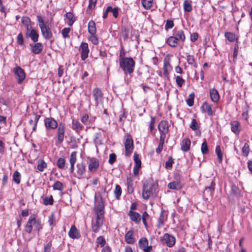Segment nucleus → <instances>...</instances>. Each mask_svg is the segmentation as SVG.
I'll return each instance as SVG.
<instances>
[{
  "instance_id": "nucleus-42",
  "label": "nucleus",
  "mask_w": 252,
  "mask_h": 252,
  "mask_svg": "<svg viewBox=\"0 0 252 252\" xmlns=\"http://www.w3.org/2000/svg\"><path fill=\"white\" fill-rule=\"evenodd\" d=\"M81 121L85 125H88L93 122V120L89 118L88 114H85L81 117Z\"/></svg>"
},
{
  "instance_id": "nucleus-20",
  "label": "nucleus",
  "mask_w": 252,
  "mask_h": 252,
  "mask_svg": "<svg viewBox=\"0 0 252 252\" xmlns=\"http://www.w3.org/2000/svg\"><path fill=\"white\" fill-rule=\"evenodd\" d=\"M26 37L31 38L32 41L36 42L38 40L39 34L36 30L30 29L29 31H27Z\"/></svg>"
},
{
  "instance_id": "nucleus-24",
  "label": "nucleus",
  "mask_w": 252,
  "mask_h": 252,
  "mask_svg": "<svg viewBox=\"0 0 252 252\" xmlns=\"http://www.w3.org/2000/svg\"><path fill=\"white\" fill-rule=\"evenodd\" d=\"M36 223V219L35 217L31 216L26 225L25 231L28 233H31L32 229V225Z\"/></svg>"
},
{
  "instance_id": "nucleus-51",
  "label": "nucleus",
  "mask_w": 252,
  "mask_h": 252,
  "mask_svg": "<svg viewBox=\"0 0 252 252\" xmlns=\"http://www.w3.org/2000/svg\"><path fill=\"white\" fill-rule=\"evenodd\" d=\"M143 6L146 9L151 8L153 5V0H142Z\"/></svg>"
},
{
  "instance_id": "nucleus-54",
  "label": "nucleus",
  "mask_w": 252,
  "mask_h": 252,
  "mask_svg": "<svg viewBox=\"0 0 252 252\" xmlns=\"http://www.w3.org/2000/svg\"><path fill=\"white\" fill-rule=\"evenodd\" d=\"M189 127L193 130H196L199 128V125L195 119H192L191 120V122L189 126Z\"/></svg>"
},
{
  "instance_id": "nucleus-9",
  "label": "nucleus",
  "mask_w": 252,
  "mask_h": 252,
  "mask_svg": "<svg viewBox=\"0 0 252 252\" xmlns=\"http://www.w3.org/2000/svg\"><path fill=\"white\" fill-rule=\"evenodd\" d=\"M169 125L166 121H161L158 125V129L160 132V137L166 138V135L169 131Z\"/></svg>"
},
{
  "instance_id": "nucleus-39",
  "label": "nucleus",
  "mask_w": 252,
  "mask_h": 252,
  "mask_svg": "<svg viewBox=\"0 0 252 252\" xmlns=\"http://www.w3.org/2000/svg\"><path fill=\"white\" fill-rule=\"evenodd\" d=\"M183 6L185 12H190L192 9L191 1L189 0H184Z\"/></svg>"
},
{
  "instance_id": "nucleus-47",
  "label": "nucleus",
  "mask_w": 252,
  "mask_h": 252,
  "mask_svg": "<svg viewBox=\"0 0 252 252\" xmlns=\"http://www.w3.org/2000/svg\"><path fill=\"white\" fill-rule=\"evenodd\" d=\"M65 17L68 20L67 22L68 25L71 26L75 22V19H73L74 16L73 14L71 12H67L65 14Z\"/></svg>"
},
{
  "instance_id": "nucleus-2",
  "label": "nucleus",
  "mask_w": 252,
  "mask_h": 252,
  "mask_svg": "<svg viewBox=\"0 0 252 252\" xmlns=\"http://www.w3.org/2000/svg\"><path fill=\"white\" fill-rule=\"evenodd\" d=\"M158 192L157 186L151 183H145L143 186L142 197L145 200L151 196H156Z\"/></svg>"
},
{
  "instance_id": "nucleus-26",
  "label": "nucleus",
  "mask_w": 252,
  "mask_h": 252,
  "mask_svg": "<svg viewBox=\"0 0 252 252\" xmlns=\"http://www.w3.org/2000/svg\"><path fill=\"white\" fill-rule=\"evenodd\" d=\"M77 152L75 151L72 152L70 156L69 162L70 164V172L73 173L74 170V165L76 162L77 158Z\"/></svg>"
},
{
  "instance_id": "nucleus-33",
  "label": "nucleus",
  "mask_w": 252,
  "mask_h": 252,
  "mask_svg": "<svg viewBox=\"0 0 252 252\" xmlns=\"http://www.w3.org/2000/svg\"><path fill=\"white\" fill-rule=\"evenodd\" d=\"M88 32L90 34H95L96 32L95 23L93 20H91L88 23Z\"/></svg>"
},
{
  "instance_id": "nucleus-37",
  "label": "nucleus",
  "mask_w": 252,
  "mask_h": 252,
  "mask_svg": "<svg viewBox=\"0 0 252 252\" xmlns=\"http://www.w3.org/2000/svg\"><path fill=\"white\" fill-rule=\"evenodd\" d=\"M57 166L60 169H65V159L64 158H60L57 161Z\"/></svg>"
},
{
  "instance_id": "nucleus-32",
  "label": "nucleus",
  "mask_w": 252,
  "mask_h": 252,
  "mask_svg": "<svg viewBox=\"0 0 252 252\" xmlns=\"http://www.w3.org/2000/svg\"><path fill=\"white\" fill-rule=\"evenodd\" d=\"M178 41L174 36H171L166 40V43L172 47H176L178 44Z\"/></svg>"
},
{
  "instance_id": "nucleus-60",
  "label": "nucleus",
  "mask_w": 252,
  "mask_h": 252,
  "mask_svg": "<svg viewBox=\"0 0 252 252\" xmlns=\"http://www.w3.org/2000/svg\"><path fill=\"white\" fill-rule=\"evenodd\" d=\"M174 22L172 20L168 19L165 25V30L168 31L169 29H172L174 27Z\"/></svg>"
},
{
  "instance_id": "nucleus-61",
  "label": "nucleus",
  "mask_w": 252,
  "mask_h": 252,
  "mask_svg": "<svg viewBox=\"0 0 252 252\" xmlns=\"http://www.w3.org/2000/svg\"><path fill=\"white\" fill-rule=\"evenodd\" d=\"M174 163V160L171 157L168 158L167 161L165 162V167L166 169H171L172 167L173 164Z\"/></svg>"
},
{
  "instance_id": "nucleus-58",
  "label": "nucleus",
  "mask_w": 252,
  "mask_h": 252,
  "mask_svg": "<svg viewBox=\"0 0 252 252\" xmlns=\"http://www.w3.org/2000/svg\"><path fill=\"white\" fill-rule=\"evenodd\" d=\"M48 223L50 226H55L56 224V220L55 217V215L53 213H52L50 216L48 217Z\"/></svg>"
},
{
  "instance_id": "nucleus-59",
  "label": "nucleus",
  "mask_w": 252,
  "mask_h": 252,
  "mask_svg": "<svg viewBox=\"0 0 252 252\" xmlns=\"http://www.w3.org/2000/svg\"><path fill=\"white\" fill-rule=\"evenodd\" d=\"M194 98V94L193 93H192L189 95V98L187 99L186 102L189 106L191 107L193 105Z\"/></svg>"
},
{
  "instance_id": "nucleus-34",
  "label": "nucleus",
  "mask_w": 252,
  "mask_h": 252,
  "mask_svg": "<svg viewBox=\"0 0 252 252\" xmlns=\"http://www.w3.org/2000/svg\"><path fill=\"white\" fill-rule=\"evenodd\" d=\"M250 110V107L247 102L245 103L244 106L243 107V112L242 113V118L246 121H248L249 120V111Z\"/></svg>"
},
{
  "instance_id": "nucleus-64",
  "label": "nucleus",
  "mask_w": 252,
  "mask_h": 252,
  "mask_svg": "<svg viewBox=\"0 0 252 252\" xmlns=\"http://www.w3.org/2000/svg\"><path fill=\"white\" fill-rule=\"evenodd\" d=\"M96 242L97 246L98 245H100L101 247H103L105 244L106 241L104 237L102 236H99L96 239Z\"/></svg>"
},
{
  "instance_id": "nucleus-63",
  "label": "nucleus",
  "mask_w": 252,
  "mask_h": 252,
  "mask_svg": "<svg viewBox=\"0 0 252 252\" xmlns=\"http://www.w3.org/2000/svg\"><path fill=\"white\" fill-rule=\"evenodd\" d=\"M89 39L94 45H97L98 44V39L96 36V34H90Z\"/></svg>"
},
{
  "instance_id": "nucleus-6",
  "label": "nucleus",
  "mask_w": 252,
  "mask_h": 252,
  "mask_svg": "<svg viewBox=\"0 0 252 252\" xmlns=\"http://www.w3.org/2000/svg\"><path fill=\"white\" fill-rule=\"evenodd\" d=\"M86 172V164L83 162H79L76 165L75 172L74 173V176L78 179L84 178V175Z\"/></svg>"
},
{
  "instance_id": "nucleus-44",
  "label": "nucleus",
  "mask_w": 252,
  "mask_h": 252,
  "mask_svg": "<svg viewBox=\"0 0 252 252\" xmlns=\"http://www.w3.org/2000/svg\"><path fill=\"white\" fill-rule=\"evenodd\" d=\"M122 190L121 187L119 185H116V186L115 187V189L114 190V193L115 198L117 199H119L120 198V197H121V195L122 194Z\"/></svg>"
},
{
  "instance_id": "nucleus-1",
  "label": "nucleus",
  "mask_w": 252,
  "mask_h": 252,
  "mask_svg": "<svg viewBox=\"0 0 252 252\" xmlns=\"http://www.w3.org/2000/svg\"><path fill=\"white\" fill-rule=\"evenodd\" d=\"M119 63L120 68L122 69L125 75L131 74L134 72L135 62L132 58H126L120 61Z\"/></svg>"
},
{
  "instance_id": "nucleus-5",
  "label": "nucleus",
  "mask_w": 252,
  "mask_h": 252,
  "mask_svg": "<svg viewBox=\"0 0 252 252\" xmlns=\"http://www.w3.org/2000/svg\"><path fill=\"white\" fill-rule=\"evenodd\" d=\"M65 125L64 124L60 123L57 128V141L56 144H61L64 141L65 133Z\"/></svg>"
},
{
  "instance_id": "nucleus-7",
  "label": "nucleus",
  "mask_w": 252,
  "mask_h": 252,
  "mask_svg": "<svg viewBox=\"0 0 252 252\" xmlns=\"http://www.w3.org/2000/svg\"><path fill=\"white\" fill-rule=\"evenodd\" d=\"M104 217L95 216V218L92 220V228L93 232L97 233L102 226Z\"/></svg>"
},
{
  "instance_id": "nucleus-45",
  "label": "nucleus",
  "mask_w": 252,
  "mask_h": 252,
  "mask_svg": "<svg viewBox=\"0 0 252 252\" xmlns=\"http://www.w3.org/2000/svg\"><path fill=\"white\" fill-rule=\"evenodd\" d=\"M175 82L177 86L182 88L185 84V80L181 76H177L175 77Z\"/></svg>"
},
{
  "instance_id": "nucleus-52",
  "label": "nucleus",
  "mask_w": 252,
  "mask_h": 252,
  "mask_svg": "<svg viewBox=\"0 0 252 252\" xmlns=\"http://www.w3.org/2000/svg\"><path fill=\"white\" fill-rule=\"evenodd\" d=\"M129 29L126 27L122 28V35L125 40H126L129 37Z\"/></svg>"
},
{
  "instance_id": "nucleus-62",
  "label": "nucleus",
  "mask_w": 252,
  "mask_h": 252,
  "mask_svg": "<svg viewBox=\"0 0 252 252\" xmlns=\"http://www.w3.org/2000/svg\"><path fill=\"white\" fill-rule=\"evenodd\" d=\"M224 36L230 42L234 41L235 39V34L232 32H226Z\"/></svg>"
},
{
  "instance_id": "nucleus-41",
  "label": "nucleus",
  "mask_w": 252,
  "mask_h": 252,
  "mask_svg": "<svg viewBox=\"0 0 252 252\" xmlns=\"http://www.w3.org/2000/svg\"><path fill=\"white\" fill-rule=\"evenodd\" d=\"M166 220V218L163 215V211H162L158 219V223L157 225L158 227L160 228L161 226H162L164 225Z\"/></svg>"
},
{
  "instance_id": "nucleus-29",
  "label": "nucleus",
  "mask_w": 252,
  "mask_h": 252,
  "mask_svg": "<svg viewBox=\"0 0 252 252\" xmlns=\"http://www.w3.org/2000/svg\"><path fill=\"white\" fill-rule=\"evenodd\" d=\"M191 142L189 139L185 138L181 143V150L184 152H188L190 149Z\"/></svg>"
},
{
  "instance_id": "nucleus-40",
  "label": "nucleus",
  "mask_w": 252,
  "mask_h": 252,
  "mask_svg": "<svg viewBox=\"0 0 252 252\" xmlns=\"http://www.w3.org/2000/svg\"><path fill=\"white\" fill-rule=\"evenodd\" d=\"M215 152L217 155V158L219 163H221L222 161L223 154L221 151L220 145H217L216 147Z\"/></svg>"
},
{
  "instance_id": "nucleus-22",
  "label": "nucleus",
  "mask_w": 252,
  "mask_h": 252,
  "mask_svg": "<svg viewBox=\"0 0 252 252\" xmlns=\"http://www.w3.org/2000/svg\"><path fill=\"white\" fill-rule=\"evenodd\" d=\"M128 215L129 216L130 219L131 221L134 222L136 223H139L141 220V215L139 213L129 211Z\"/></svg>"
},
{
  "instance_id": "nucleus-28",
  "label": "nucleus",
  "mask_w": 252,
  "mask_h": 252,
  "mask_svg": "<svg viewBox=\"0 0 252 252\" xmlns=\"http://www.w3.org/2000/svg\"><path fill=\"white\" fill-rule=\"evenodd\" d=\"M231 131L235 134H238L240 130V123L238 121H233L230 122Z\"/></svg>"
},
{
  "instance_id": "nucleus-19",
  "label": "nucleus",
  "mask_w": 252,
  "mask_h": 252,
  "mask_svg": "<svg viewBox=\"0 0 252 252\" xmlns=\"http://www.w3.org/2000/svg\"><path fill=\"white\" fill-rule=\"evenodd\" d=\"M173 36L179 41L184 42L186 39V36L184 31L182 30H178L175 29L173 31Z\"/></svg>"
},
{
  "instance_id": "nucleus-25",
  "label": "nucleus",
  "mask_w": 252,
  "mask_h": 252,
  "mask_svg": "<svg viewBox=\"0 0 252 252\" xmlns=\"http://www.w3.org/2000/svg\"><path fill=\"white\" fill-rule=\"evenodd\" d=\"M172 69V66L168 60L165 58L164 59V64L163 67V73L164 76L168 77L169 74V71Z\"/></svg>"
},
{
  "instance_id": "nucleus-57",
  "label": "nucleus",
  "mask_w": 252,
  "mask_h": 252,
  "mask_svg": "<svg viewBox=\"0 0 252 252\" xmlns=\"http://www.w3.org/2000/svg\"><path fill=\"white\" fill-rule=\"evenodd\" d=\"M149 217L150 216L149 215L147 212L145 211L143 213L142 220L144 226L146 228L148 227V223L147 222V220L149 218Z\"/></svg>"
},
{
  "instance_id": "nucleus-14",
  "label": "nucleus",
  "mask_w": 252,
  "mask_h": 252,
  "mask_svg": "<svg viewBox=\"0 0 252 252\" xmlns=\"http://www.w3.org/2000/svg\"><path fill=\"white\" fill-rule=\"evenodd\" d=\"M148 240L145 237L140 238L138 241L139 247L144 252H150L152 251V247L148 246Z\"/></svg>"
},
{
  "instance_id": "nucleus-48",
  "label": "nucleus",
  "mask_w": 252,
  "mask_h": 252,
  "mask_svg": "<svg viewBox=\"0 0 252 252\" xmlns=\"http://www.w3.org/2000/svg\"><path fill=\"white\" fill-rule=\"evenodd\" d=\"M53 189L54 190L62 191L63 190V184L61 182L57 181L53 185Z\"/></svg>"
},
{
  "instance_id": "nucleus-56",
  "label": "nucleus",
  "mask_w": 252,
  "mask_h": 252,
  "mask_svg": "<svg viewBox=\"0 0 252 252\" xmlns=\"http://www.w3.org/2000/svg\"><path fill=\"white\" fill-rule=\"evenodd\" d=\"M201 150L202 153L203 155L207 154L209 152L208 145L206 140H204V142L202 144Z\"/></svg>"
},
{
  "instance_id": "nucleus-10",
  "label": "nucleus",
  "mask_w": 252,
  "mask_h": 252,
  "mask_svg": "<svg viewBox=\"0 0 252 252\" xmlns=\"http://www.w3.org/2000/svg\"><path fill=\"white\" fill-rule=\"evenodd\" d=\"M44 123L45 128L47 130L55 129L59 126L57 121L51 117L45 118Z\"/></svg>"
},
{
  "instance_id": "nucleus-3",
  "label": "nucleus",
  "mask_w": 252,
  "mask_h": 252,
  "mask_svg": "<svg viewBox=\"0 0 252 252\" xmlns=\"http://www.w3.org/2000/svg\"><path fill=\"white\" fill-rule=\"evenodd\" d=\"M37 21L43 37L46 39L51 38L53 36L52 31L40 16H37Z\"/></svg>"
},
{
  "instance_id": "nucleus-36",
  "label": "nucleus",
  "mask_w": 252,
  "mask_h": 252,
  "mask_svg": "<svg viewBox=\"0 0 252 252\" xmlns=\"http://www.w3.org/2000/svg\"><path fill=\"white\" fill-rule=\"evenodd\" d=\"M21 22L26 27L27 31H29L31 28L30 18L27 16H23L21 18Z\"/></svg>"
},
{
  "instance_id": "nucleus-38",
  "label": "nucleus",
  "mask_w": 252,
  "mask_h": 252,
  "mask_svg": "<svg viewBox=\"0 0 252 252\" xmlns=\"http://www.w3.org/2000/svg\"><path fill=\"white\" fill-rule=\"evenodd\" d=\"M126 186L128 193H131L133 191V180L130 177H127L126 179Z\"/></svg>"
},
{
  "instance_id": "nucleus-43",
  "label": "nucleus",
  "mask_w": 252,
  "mask_h": 252,
  "mask_svg": "<svg viewBox=\"0 0 252 252\" xmlns=\"http://www.w3.org/2000/svg\"><path fill=\"white\" fill-rule=\"evenodd\" d=\"M107 12H112L113 16L116 18L119 15V8L118 7L112 8V6H109L107 7Z\"/></svg>"
},
{
  "instance_id": "nucleus-12",
  "label": "nucleus",
  "mask_w": 252,
  "mask_h": 252,
  "mask_svg": "<svg viewBox=\"0 0 252 252\" xmlns=\"http://www.w3.org/2000/svg\"><path fill=\"white\" fill-rule=\"evenodd\" d=\"M125 148L126 156H130L133 149V141L132 137L130 135L126 136L125 142Z\"/></svg>"
},
{
  "instance_id": "nucleus-18",
  "label": "nucleus",
  "mask_w": 252,
  "mask_h": 252,
  "mask_svg": "<svg viewBox=\"0 0 252 252\" xmlns=\"http://www.w3.org/2000/svg\"><path fill=\"white\" fill-rule=\"evenodd\" d=\"M201 108L203 112L207 113L209 116L215 115V111L212 109V105L206 101L203 103Z\"/></svg>"
},
{
  "instance_id": "nucleus-35",
  "label": "nucleus",
  "mask_w": 252,
  "mask_h": 252,
  "mask_svg": "<svg viewBox=\"0 0 252 252\" xmlns=\"http://www.w3.org/2000/svg\"><path fill=\"white\" fill-rule=\"evenodd\" d=\"M186 60L189 64L191 65L194 68H196L197 67V64L193 55H188L187 56Z\"/></svg>"
},
{
  "instance_id": "nucleus-55",
  "label": "nucleus",
  "mask_w": 252,
  "mask_h": 252,
  "mask_svg": "<svg viewBox=\"0 0 252 252\" xmlns=\"http://www.w3.org/2000/svg\"><path fill=\"white\" fill-rule=\"evenodd\" d=\"M47 167V163L44 160H41L37 164V169L40 171H43Z\"/></svg>"
},
{
  "instance_id": "nucleus-16",
  "label": "nucleus",
  "mask_w": 252,
  "mask_h": 252,
  "mask_svg": "<svg viewBox=\"0 0 252 252\" xmlns=\"http://www.w3.org/2000/svg\"><path fill=\"white\" fill-rule=\"evenodd\" d=\"M71 128L74 130L77 134L80 133L83 130L84 127L79 122L78 119H72L71 123Z\"/></svg>"
},
{
  "instance_id": "nucleus-46",
  "label": "nucleus",
  "mask_w": 252,
  "mask_h": 252,
  "mask_svg": "<svg viewBox=\"0 0 252 252\" xmlns=\"http://www.w3.org/2000/svg\"><path fill=\"white\" fill-rule=\"evenodd\" d=\"M165 138L159 137V142L158 148L156 149V153L157 154H160L163 149V146L164 143Z\"/></svg>"
},
{
  "instance_id": "nucleus-8",
  "label": "nucleus",
  "mask_w": 252,
  "mask_h": 252,
  "mask_svg": "<svg viewBox=\"0 0 252 252\" xmlns=\"http://www.w3.org/2000/svg\"><path fill=\"white\" fill-rule=\"evenodd\" d=\"M13 72L17 79L18 83L19 84H22L26 78L24 70L20 66H17L13 69Z\"/></svg>"
},
{
  "instance_id": "nucleus-17",
  "label": "nucleus",
  "mask_w": 252,
  "mask_h": 252,
  "mask_svg": "<svg viewBox=\"0 0 252 252\" xmlns=\"http://www.w3.org/2000/svg\"><path fill=\"white\" fill-rule=\"evenodd\" d=\"M99 165V160L96 158H92L89 161V170L92 172H95L98 169Z\"/></svg>"
},
{
  "instance_id": "nucleus-21",
  "label": "nucleus",
  "mask_w": 252,
  "mask_h": 252,
  "mask_svg": "<svg viewBox=\"0 0 252 252\" xmlns=\"http://www.w3.org/2000/svg\"><path fill=\"white\" fill-rule=\"evenodd\" d=\"M31 51L35 54H40L43 50V45L41 43L36 42L35 44H30Z\"/></svg>"
},
{
  "instance_id": "nucleus-49",
  "label": "nucleus",
  "mask_w": 252,
  "mask_h": 252,
  "mask_svg": "<svg viewBox=\"0 0 252 252\" xmlns=\"http://www.w3.org/2000/svg\"><path fill=\"white\" fill-rule=\"evenodd\" d=\"M21 174L18 171H16L14 172L13 175V180L15 183L17 184H19L21 182Z\"/></svg>"
},
{
  "instance_id": "nucleus-27",
  "label": "nucleus",
  "mask_w": 252,
  "mask_h": 252,
  "mask_svg": "<svg viewBox=\"0 0 252 252\" xmlns=\"http://www.w3.org/2000/svg\"><path fill=\"white\" fill-rule=\"evenodd\" d=\"M210 95L212 101L215 103L217 102L220 99V95L218 91L213 88L210 89Z\"/></svg>"
},
{
  "instance_id": "nucleus-4",
  "label": "nucleus",
  "mask_w": 252,
  "mask_h": 252,
  "mask_svg": "<svg viewBox=\"0 0 252 252\" xmlns=\"http://www.w3.org/2000/svg\"><path fill=\"white\" fill-rule=\"evenodd\" d=\"M93 211L95 216L104 217V206L101 198L95 200Z\"/></svg>"
},
{
  "instance_id": "nucleus-15",
  "label": "nucleus",
  "mask_w": 252,
  "mask_h": 252,
  "mask_svg": "<svg viewBox=\"0 0 252 252\" xmlns=\"http://www.w3.org/2000/svg\"><path fill=\"white\" fill-rule=\"evenodd\" d=\"M81 52V58L82 61H85L88 57L89 53V49L88 43L82 42L80 46Z\"/></svg>"
},
{
  "instance_id": "nucleus-50",
  "label": "nucleus",
  "mask_w": 252,
  "mask_h": 252,
  "mask_svg": "<svg viewBox=\"0 0 252 252\" xmlns=\"http://www.w3.org/2000/svg\"><path fill=\"white\" fill-rule=\"evenodd\" d=\"M54 199L52 195L46 196L43 198V204L45 205H53Z\"/></svg>"
},
{
  "instance_id": "nucleus-31",
  "label": "nucleus",
  "mask_w": 252,
  "mask_h": 252,
  "mask_svg": "<svg viewBox=\"0 0 252 252\" xmlns=\"http://www.w3.org/2000/svg\"><path fill=\"white\" fill-rule=\"evenodd\" d=\"M182 184L178 181L172 182L168 185V187L172 189L179 190L182 188Z\"/></svg>"
},
{
  "instance_id": "nucleus-53",
  "label": "nucleus",
  "mask_w": 252,
  "mask_h": 252,
  "mask_svg": "<svg viewBox=\"0 0 252 252\" xmlns=\"http://www.w3.org/2000/svg\"><path fill=\"white\" fill-rule=\"evenodd\" d=\"M96 2L97 0H89V4L87 9V13H91V10L95 7Z\"/></svg>"
},
{
  "instance_id": "nucleus-13",
  "label": "nucleus",
  "mask_w": 252,
  "mask_h": 252,
  "mask_svg": "<svg viewBox=\"0 0 252 252\" xmlns=\"http://www.w3.org/2000/svg\"><path fill=\"white\" fill-rule=\"evenodd\" d=\"M92 94L94 100L95 105L97 106L102 101L103 93L100 89L95 88L93 89Z\"/></svg>"
},
{
  "instance_id": "nucleus-30",
  "label": "nucleus",
  "mask_w": 252,
  "mask_h": 252,
  "mask_svg": "<svg viewBox=\"0 0 252 252\" xmlns=\"http://www.w3.org/2000/svg\"><path fill=\"white\" fill-rule=\"evenodd\" d=\"M133 231L132 230H129L126 233L125 238V241L127 244H132L134 243L135 239L133 236Z\"/></svg>"
},
{
  "instance_id": "nucleus-11",
  "label": "nucleus",
  "mask_w": 252,
  "mask_h": 252,
  "mask_svg": "<svg viewBox=\"0 0 252 252\" xmlns=\"http://www.w3.org/2000/svg\"><path fill=\"white\" fill-rule=\"evenodd\" d=\"M160 241L163 243L166 244L169 247H173L176 242L175 237L168 233H165L163 236L161 237Z\"/></svg>"
},
{
  "instance_id": "nucleus-23",
  "label": "nucleus",
  "mask_w": 252,
  "mask_h": 252,
  "mask_svg": "<svg viewBox=\"0 0 252 252\" xmlns=\"http://www.w3.org/2000/svg\"><path fill=\"white\" fill-rule=\"evenodd\" d=\"M68 236L72 239H79L80 237V234L79 230L77 229L75 225H72L68 232Z\"/></svg>"
}]
</instances>
